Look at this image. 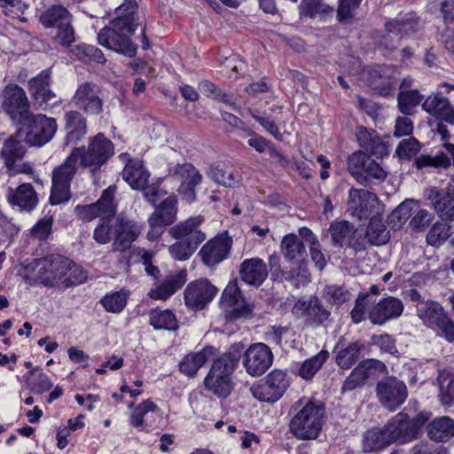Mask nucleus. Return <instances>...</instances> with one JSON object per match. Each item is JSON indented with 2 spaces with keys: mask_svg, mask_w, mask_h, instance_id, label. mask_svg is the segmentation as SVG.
<instances>
[{
  "mask_svg": "<svg viewBox=\"0 0 454 454\" xmlns=\"http://www.w3.org/2000/svg\"><path fill=\"white\" fill-rule=\"evenodd\" d=\"M217 291L207 279L192 281L184 291L185 306L192 310H202L213 301Z\"/></svg>",
  "mask_w": 454,
  "mask_h": 454,
  "instance_id": "f3484780",
  "label": "nucleus"
},
{
  "mask_svg": "<svg viewBox=\"0 0 454 454\" xmlns=\"http://www.w3.org/2000/svg\"><path fill=\"white\" fill-rule=\"evenodd\" d=\"M356 136L359 145L370 153L374 155L387 153L386 144L375 130L360 126L356 129Z\"/></svg>",
  "mask_w": 454,
  "mask_h": 454,
  "instance_id": "58836bf2",
  "label": "nucleus"
},
{
  "mask_svg": "<svg viewBox=\"0 0 454 454\" xmlns=\"http://www.w3.org/2000/svg\"><path fill=\"white\" fill-rule=\"evenodd\" d=\"M437 385L441 404L444 407H454V371L451 368L439 371Z\"/></svg>",
  "mask_w": 454,
  "mask_h": 454,
  "instance_id": "79ce46f5",
  "label": "nucleus"
},
{
  "mask_svg": "<svg viewBox=\"0 0 454 454\" xmlns=\"http://www.w3.org/2000/svg\"><path fill=\"white\" fill-rule=\"evenodd\" d=\"M385 369L382 362L376 359L363 360L351 372L350 375L344 381L341 391H351L364 385V381L374 375L376 372H381Z\"/></svg>",
  "mask_w": 454,
  "mask_h": 454,
  "instance_id": "cd10ccee",
  "label": "nucleus"
},
{
  "mask_svg": "<svg viewBox=\"0 0 454 454\" xmlns=\"http://www.w3.org/2000/svg\"><path fill=\"white\" fill-rule=\"evenodd\" d=\"M424 96L418 90H400L397 95L398 110L404 115H413L416 107L422 104Z\"/></svg>",
  "mask_w": 454,
  "mask_h": 454,
  "instance_id": "8fccbe9b",
  "label": "nucleus"
},
{
  "mask_svg": "<svg viewBox=\"0 0 454 454\" xmlns=\"http://www.w3.org/2000/svg\"><path fill=\"white\" fill-rule=\"evenodd\" d=\"M204 218L201 215L192 216L177 223L169 230L174 239H183L196 247L206 239L207 235L201 229Z\"/></svg>",
  "mask_w": 454,
  "mask_h": 454,
  "instance_id": "a878e982",
  "label": "nucleus"
},
{
  "mask_svg": "<svg viewBox=\"0 0 454 454\" xmlns=\"http://www.w3.org/2000/svg\"><path fill=\"white\" fill-rule=\"evenodd\" d=\"M2 107L17 124L25 122L31 114L26 92L17 84H9L3 90Z\"/></svg>",
  "mask_w": 454,
  "mask_h": 454,
  "instance_id": "f8f14e48",
  "label": "nucleus"
},
{
  "mask_svg": "<svg viewBox=\"0 0 454 454\" xmlns=\"http://www.w3.org/2000/svg\"><path fill=\"white\" fill-rule=\"evenodd\" d=\"M289 386L290 377L287 372L274 369L263 380L254 383L250 391L258 401L272 403L283 396Z\"/></svg>",
  "mask_w": 454,
  "mask_h": 454,
  "instance_id": "6e6552de",
  "label": "nucleus"
},
{
  "mask_svg": "<svg viewBox=\"0 0 454 454\" xmlns=\"http://www.w3.org/2000/svg\"><path fill=\"white\" fill-rule=\"evenodd\" d=\"M71 103L88 116H96L103 112L104 101L98 87L92 82H82L71 98Z\"/></svg>",
  "mask_w": 454,
  "mask_h": 454,
  "instance_id": "4468645a",
  "label": "nucleus"
},
{
  "mask_svg": "<svg viewBox=\"0 0 454 454\" xmlns=\"http://www.w3.org/2000/svg\"><path fill=\"white\" fill-rule=\"evenodd\" d=\"M1 157L7 167H12L16 160L21 159L25 154V147L20 141L11 137L5 140L1 150Z\"/></svg>",
  "mask_w": 454,
  "mask_h": 454,
  "instance_id": "6e6d98bb",
  "label": "nucleus"
},
{
  "mask_svg": "<svg viewBox=\"0 0 454 454\" xmlns=\"http://www.w3.org/2000/svg\"><path fill=\"white\" fill-rule=\"evenodd\" d=\"M348 170L357 183L368 186L381 183L387 176V171L368 153L357 151L348 159Z\"/></svg>",
  "mask_w": 454,
  "mask_h": 454,
  "instance_id": "423d86ee",
  "label": "nucleus"
},
{
  "mask_svg": "<svg viewBox=\"0 0 454 454\" xmlns=\"http://www.w3.org/2000/svg\"><path fill=\"white\" fill-rule=\"evenodd\" d=\"M354 225L348 221H336L331 223L329 232L335 247L347 246L351 235L354 234Z\"/></svg>",
  "mask_w": 454,
  "mask_h": 454,
  "instance_id": "864d4df0",
  "label": "nucleus"
},
{
  "mask_svg": "<svg viewBox=\"0 0 454 454\" xmlns=\"http://www.w3.org/2000/svg\"><path fill=\"white\" fill-rule=\"evenodd\" d=\"M51 75L49 70L42 71L36 77L28 82L29 91L32 97L40 105L54 106L61 102L56 94L50 89Z\"/></svg>",
  "mask_w": 454,
  "mask_h": 454,
  "instance_id": "c756f323",
  "label": "nucleus"
},
{
  "mask_svg": "<svg viewBox=\"0 0 454 454\" xmlns=\"http://www.w3.org/2000/svg\"><path fill=\"white\" fill-rule=\"evenodd\" d=\"M43 26L56 27L54 39L64 46H69L74 41V31L71 26V15L62 5H53L40 17Z\"/></svg>",
  "mask_w": 454,
  "mask_h": 454,
  "instance_id": "9d476101",
  "label": "nucleus"
},
{
  "mask_svg": "<svg viewBox=\"0 0 454 454\" xmlns=\"http://www.w3.org/2000/svg\"><path fill=\"white\" fill-rule=\"evenodd\" d=\"M239 276L245 283L259 286L268 277L267 265L261 258L246 259L240 263Z\"/></svg>",
  "mask_w": 454,
  "mask_h": 454,
  "instance_id": "473e14b6",
  "label": "nucleus"
},
{
  "mask_svg": "<svg viewBox=\"0 0 454 454\" xmlns=\"http://www.w3.org/2000/svg\"><path fill=\"white\" fill-rule=\"evenodd\" d=\"M71 265V260L59 254H51L40 259L36 263V280L45 286H53L67 275V267Z\"/></svg>",
  "mask_w": 454,
  "mask_h": 454,
  "instance_id": "ddd939ff",
  "label": "nucleus"
},
{
  "mask_svg": "<svg viewBox=\"0 0 454 454\" xmlns=\"http://www.w3.org/2000/svg\"><path fill=\"white\" fill-rule=\"evenodd\" d=\"M178 200L176 195H169L164 199L154 209L148 218L149 231L147 238L151 241L158 239L166 226L176 220Z\"/></svg>",
  "mask_w": 454,
  "mask_h": 454,
  "instance_id": "9b49d317",
  "label": "nucleus"
},
{
  "mask_svg": "<svg viewBox=\"0 0 454 454\" xmlns=\"http://www.w3.org/2000/svg\"><path fill=\"white\" fill-rule=\"evenodd\" d=\"M294 309L306 317L309 325H320L325 322L331 313L327 310L321 301L317 297H309V300H299Z\"/></svg>",
  "mask_w": 454,
  "mask_h": 454,
  "instance_id": "7c9ffc66",
  "label": "nucleus"
},
{
  "mask_svg": "<svg viewBox=\"0 0 454 454\" xmlns=\"http://www.w3.org/2000/svg\"><path fill=\"white\" fill-rule=\"evenodd\" d=\"M67 142L76 144L87 133V122L80 111L71 110L65 114Z\"/></svg>",
  "mask_w": 454,
  "mask_h": 454,
  "instance_id": "e433bc0d",
  "label": "nucleus"
},
{
  "mask_svg": "<svg viewBox=\"0 0 454 454\" xmlns=\"http://www.w3.org/2000/svg\"><path fill=\"white\" fill-rule=\"evenodd\" d=\"M421 107L423 111L437 120L454 125V106L442 95V92L432 93L424 98Z\"/></svg>",
  "mask_w": 454,
  "mask_h": 454,
  "instance_id": "393cba45",
  "label": "nucleus"
},
{
  "mask_svg": "<svg viewBox=\"0 0 454 454\" xmlns=\"http://www.w3.org/2000/svg\"><path fill=\"white\" fill-rule=\"evenodd\" d=\"M137 9V4L135 0H126L121 5L116 9V18L114 20H120L127 21L131 27L136 28L134 15Z\"/></svg>",
  "mask_w": 454,
  "mask_h": 454,
  "instance_id": "774afa93",
  "label": "nucleus"
},
{
  "mask_svg": "<svg viewBox=\"0 0 454 454\" xmlns=\"http://www.w3.org/2000/svg\"><path fill=\"white\" fill-rule=\"evenodd\" d=\"M177 241L169 246L168 252L173 258L178 261L188 260L198 247L183 239H176Z\"/></svg>",
  "mask_w": 454,
  "mask_h": 454,
  "instance_id": "0e129e2a",
  "label": "nucleus"
},
{
  "mask_svg": "<svg viewBox=\"0 0 454 454\" xmlns=\"http://www.w3.org/2000/svg\"><path fill=\"white\" fill-rule=\"evenodd\" d=\"M242 348L240 344H234L229 352L215 360L211 369L205 378L206 387L220 397H227L232 389L231 374L234 371Z\"/></svg>",
  "mask_w": 454,
  "mask_h": 454,
  "instance_id": "f03ea898",
  "label": "nucleus"
},
{
  "mask_svg": "<svg viewBox=\"0 0 454 454\" xmlns=\"http://www.w3.org/2000/svg\"><path fill=\"white\" fill-rule=\"evenodd\" d=\"M390 440L385 428H372L364 436V449L365 451H373L390 445Z\"/></svg>",
  "mask_w": 454,
  "mask_h": 454,
  "instance_id": "5fc2aeb1",
  "label": "nucleus"
},
{
  "mask_svg": "<svg viewBox=\"0 0 454 454\" xmlns=\"http://www.w3.org/2000/svg\"><path fill=\"white\" fill-rule=\"evenodd\" d=\"M378 202L377 196L365 189L351 188L348 192V211L359 220L368 218Z\"/></svg>",
  "mask_w": 454,
  "mask_h": 454,
  "instance_id": "4be33fe9",
  "label": "nucleus"
},
{
  "mask_svg": "<svg viewBox=\"0 0 454 454\" xmlns=\"http://www.w3.org/2000/svg\"><path fill=\"white\" fill-rule=\"evenodd\" d=\"M415 306L418 317L427 326L437 330L448 341L454 340V324L438 302L427 300Z\"/></svg>",
  "mask_w": 454,
  "mask_h": 454,
  "instance_id": "1a4fd4ad",
  "label": "nucleus"
},
{
  "mask_svg": "<svg viewBox=\"0 0 454 454\" xmlns=\"http://www.w3.org/2000/svg\"><path fill=\"white\" fill-rule=\"evenodd\" d=\"M28 121L26 142L31 145L42 146L48 143L57 131V121L54 118L43 114L32 115Z\"/></svg>",
  "mask_w": 454,
  "mask_h": 454,
  "instance_id": "a211bd4d",
  "label": "nucleus"
},
{
  "mask_svg": "<svg viewBox=\"0 0 454 454\" xmlns=\"http://www.w3.org/2000/svg\"><path fill=\"white\" fill-rule=\"evenodd\" d=\"M280 250L286 261L299 262L304 261L307 251L302 239L295 234L286 235L280 244Z\"/></svg>",
  "mask_w": 454,
  "mask_h": 454,
  "instance_id": "ea45409f",
  "label": "nucleus"
},
{
  "mask_svg": "<svg viewBox=\"0 0 454 454\" xmlns=\"http://www.w3.org/2000/svg\"><path fill=\"white\" fill-rule=\"evenodd\" d=\"M157 409V405L151 400H145L134 407L129 418V423L136 428L142 429L147 426L145 420V415L153 412Z\"/></svg>",
  "mask_w": 454,
  "mask_h": 454,
  "instance_id": "052dcab7",
  "label": "nucleus"
},
{
  "mask_svg": "<svg viewBox=\"0 0 454 454\" xmlns=\"http://www.w3.org/2000/svg\"><path fill=\"white\" fill-rule=\"evenodd\" d=\"M215 356V348L207 346L198 352L186 355L179 364L180 371L189 377H193L208 360Z\"/></svg>",
  "mask_w": 454,
  "mask_h": 454,
  "instance_id": "f704fd0d",
  "label": "nucleus"
},
{
  "mask_svg": "<svg viewBox=\"0 0 454 454\" xmlns=\"http://www.w3.org/2000/svg\"><path fill=\"white\" fill-rule=\"evenodd\" d=\"M128 295L129 292L125 290L106 294L101 300V304L108 312L120 313L126 307Z\"/></svg>",
  "mask_w": 454,
  "mask_h": 454,
  "instance_id": "680f3d73",
  "label": "nucleus"
},
{
  "mask_svg": "<svg viewBox=\"0 0 454 454\" xmlns=\"http://www.w3.org/2000/svg\"><path fill=\"white\" fill-rule=\"evenodd\" d=\"M8 200L21 209L30 211L38 202L37 194L30 184H22L16 189H9Z\"/></svg>",
  "mask_w": 454,
  "mask_h": 454,
  "instance_id": "4c0bfd02",
  "label": "nucleus"
},
{
  "mask_svg": "<svg viewBox=\"0 0 454 454\" xmlns=\"http://www.w3.org/2000/svg\"><path fill=\"white\" fill-rule=\"evenodd\" d=\"M376 391L380 403L390 411L399 408L408 395L404 382L395 377H386L379 381Z\"/></svg>",
  "mask_w": 454,
  "mask_h": 454,
  "instance_id": "2eb2a0df",
  "label": "nucleus"
},
{
  "mask_svg": "<svg viewBox=\"0 0 454 454\" xmlns=\"http://www.w3.org/2000/svg\"><path fill=\"white\" fill-rule=\"evenodd\" d=\"M118 217H105L100 219L93 232L94 240L101 245L114 241L116 236Z\"/></svg>",
  "mask_w": 454,
  "mask_h": 454,
  "instance_id": "3c124183",
  "label": "nucleus"
},
{
  "mask_svg": "<svg viewBox=\"0 0 454 454\" xmlns=\"http://www.w3.org/2000/svg\"><path fill=\"white\" fill-rule=\"evenodd\" d=\"M389 231L379 215L371 217L367 226L365 238L372 245L381 246L386 244L389 239Z\"/></svg>",
  "mask_w": 454,
  "mask_h": 454,
  "instance_id": "de8ad7c7",
  "label": "nucleus"
},
{
  "mask_svg": "<svg viewBox=\"0 0 454 454\" xmlns=\"http://www.w3.org/2000/svg\"><path fill=\"white\" fill-rule=\"evenodd\" d=\"M117 192L116 185H110L103 191L100 198L94 202L99 209L98 212L105 217H115L117 212V203L114 200Z\"/></svg>",
  "mask_w": 454,
  "mask_h": 454,
  "instance_id": "603ef678",
  "label": "nucleus"
},
{
  "mask_svg": "<svg viewBox=\"0 0 454 454\" xmlns=\"http://www.w3.org/2000/svg\"><path fill=\"white\" fill-rule=\"evenodd\" d=\"M411 200L401 203L389 215L390 223L401 227L412 215Z\"/></svg>",
  "mask_w": 454,
  "mask_h": 454,
  "instance_id": "69168bd1",
  "label": "nucleus"
},
{
  "mask_svg": "<svg viewBox=\"0 0 454 454\" xmlns=\"http://www.w3.org/2000/svg\"><path fill=\"white\" fill-rule=\"evenodd\" d=\"M169 176L180 183L178 187L180 193L187 195L192 200L195 198L194 188L200 184L202 176L191 163L175 166L170 169Z\"/></svg>",
  "mask_w": 454,
  "mask_h": 454,
  "instance_id": "b1692460",
  "label": "nucleus"
},
{
  "mask_svg": "<svg viewBox=\"0 0 454 454\" xmlns=\"http://www.w3.org/2000/svg\"><path fill=\"white\" fill-rule=\"evenodd\" d=\"M403 312V301L395 297L388 296L380 300L367 310L372 324L381 325L386 322L399 317Z\"/></svg>",
  "mask_w": 454,
  "mask_h": 454,
  "instance_id": "5701e85b",
  "label": "nucleus"
},
{
  "mask_svg": "<svg viewBox=\"0 0 454 454\" xmlns=\"http://www.w3.org/2000/svg\"><path fill=\"white\" fill-rule=\"evenodd\" d=\"M116 236L113 242L114 251L123 252L129 249L141 232V227L135 221L118 216Z\"/></svg>",
  "mask_w": 454,
  "mask_h": 454,
  "instance_id": "c85d7f7f",
  "label": "nucleus"
},
{
  "mask_svg": "<svg viewBox=\"0 0 454 454\" xmlns=\"http://www.w3.org/2000/svg\"><path fill=\"white\" fill-rule=\"evenodd\" d=\"M297 266L289 270L284 271L285 279L292 283L295 287L305 286L310 280V274L304 261L295 262Z\"/></svg>",
  "mask_w": 454,
  "mask_h": 454,
  "instance_id": "e2e57ef3",
  "label": "nucleus"
},
{
  "mask_svg": "<svg viewBox=\"0 0 454 454\" xmlns=\"http://www.w3.org/2000/svg\"><path fill=\"white\" fill-rule=\"evenodd\" d=\"M385 369L382 362L376 359L363 360L351 372L350 375L344 381L341 391H351L364 385V381L374 375L376 372H381Z\"/></svg>",
  "mask_w": 454,
  "mask_h": 454,
  "instance_id": "bb28decb",
  "label": "nucleus"
},
{
  "mask_svg": "<svg viewBox=\"0 0 454 454\" xmlns=\"http://www.w3.org/2000/svg\"><path fill=\"white\" fill-rule=\"evenodd\" d=\"M444 151L438 152L434 156L422 154L416 158L415 166L418 169L424 168H448L452 164L454 166V144L445 143ZM454 177V175H453Z\"/></svg>",
  "mask_w": 454,
  "mask_h": 454,
  "instance_id": "72a5a7b5",
  "label": "nucleus"
},
{
  "mask_svg": "<svg viewBox=\"0 0 454 454\" xmlns=\"http://www.w3.org/2000/svg\"><path fill=\"white\" fill-rule=\"evenodd\" d=\"M427 435L434 442H446L454 435V420L449 417L434 419L427 426Z\"/></svg>",
  "mask_w": 454,
  "mask_h": 454,
  "instance_id": "a18cd8bd",
  "label": "nucleus"
},
{
  "mask_svg": "<svg viewBox=\"0 0 454 454\" xmlns=\"http://www.w3.org/2000/svg\"><path fill=\"white\" fill-rule=\"evenodd\" d=\"M429 418L430 414L426 411L419 413L412 419L404 412L395 415L384 426L391 444L394 442L403 444L416 439L419 430Z\"/></svg>",
  "mask_w": 454,
  "mask_h": 454,
  "instance_id": "20e7f679",
  "label": "nucleus"
},
{
  "mask_svg": "<svg viewBox=\"0 0 454 454\" xmlns=\"http://www.w3.org/2000/svg\"><path fill=\"white\" fill-rule=\"evenodd\" d=\"M79 150L77 158L79 165L87 168L94 176L114 155V145L104 134H97L89 143L88 147H75Z\"/></svg>",
  "mask_w": 454,
  "mask_h": 454,
  "instance_id": "39448f33",
  "label": "nucleus"
},
{
  "mask_svg": "<svg viewBox=\"0 0 454 454\" xmlns=\"http://www.w3.org/2000/svg\"><path fill=\"white\" fill-rule=\"evenodd\" d=\"M385 27L389 33L408 35L417 30L419 20L414 14L410 13L404 19L387 22Z\"/></svg>",
  "mask_w": 454,
  "mask_h": 454,
  "instance_id": "4d7b16f0",
  "label": "nucleus"
},
{
  "mask_svg": "<svg viewBox=\"0 0 454 454\" xmlns=\"http://www.w3.org/2000/svg\"><path fill=\"white\" fill-rule=\"evenodd\" d=\"M396 70L388 66H380L369 71V84L381 96L392 93L396 83Z\"/></svg>",
  "mask_w": 454,
  "mask_h": 454,
  "instance_id": "2f4dec72",
  "label": "nucleus"
},
{
  "mask_svg": "<svg viewBox=\"0 0 454 454\" xmlns=\"http://www.w3.org/2000/svg\"><path fill=\"white\" fill-rule=\"evenodd\" d=\"M221 302L228 309L231 319L248 318L253 313L254 306L244 299L237 279L230 281L224 288Z\"/></svg>",
  "mask_w": 454,
  "mask_h": 454,
  "instance_id": "6ab92c4d",
  "label": "nucleus"
},
{
  "mask_svg": "<svg viewBox=\"0 0 454 454\" xmlns=\"http://www.w3.org/2000/svg\"><path fill=\"white\" fill-rule=\"evenodd\" d=\"M451 236V227L447 223L436 222L427 234V242L433 247L442 246Z\"/></svg>",
  "mask_w": 454,
  "mask_h": 454,
  "instance_id": "bf43d9fd",
  "label": "nucleus"
},
{
  "mask_svg": "<svg viewBox=\"0 0 454 454\" xmlns=\"http://www.w3.org/2000/svg\"><path fill=\"white\" fill-rule=\"evenodd\" d=\"M273 353L269 346L262 342L250 345L243 356V366L252 377L262 376L272 365Z\"/></svg>",
  "mask_w": 454,
  "mask_h": 454,
  "instance_id": "dca6fc26",
  "label": "nucleus"
},
{
  "mask_svg": "<svg viewBox=\"0 0 454 454\" xmlns=\"http://www.w3.org/2000/svg\"><path fill=\"white\" fill-rule=\"evenodd\" d=\"M150 325L154 329L176 330L177 321L174 313L168 309H155L150 314Z\"/></svg>",
  "mask_w": 454,
  "mask_h": 454,
  "instance_id": "13d9d810",
  "label": "nucleus"
},
{
  "mask_svg": "<svg viewBox=\"0 0 454 454\" xmlns=\"http://www.w3.org/2000/svg\"><path fill=\"white\" fill-rule=\"evenodd\" d=\"M372 294H380L378 286L372 285L369 292L359 293L357 295L355 306L350 312L353 323L359 324L366 319L367 310L375 304V300L372 299Z\"/></svg>",
  "mask_w": 454,
  "mask_h": 454,
  "instance_id": "37998d69",
  "label": "nucleus"
},
{
  "mask_svg": "<svg viewBox=\"0 0 454 454\" xmlns=\"http://www.w3.org/2000/svg\"><path fill=\"white\" fill-rule=\"evenodd\" d=\"M425 198L430 202L438 216L445 221H454V177L446 190L430 187L424 192Z\"/></svg>",
  "mask_w": 454,
  "mask_h": 454,
  "instance_id": "aec40b11",
  "label": "nucleus"
},
{
  "mask_svg": "<svg viewBox=\"0 0 454 454\" xmlns=\"http://www.w3.org/2000/svg\"><path fill=\"white\" fill-rule=\"evenodd\" d=\"M78 149H73L64 163L55 168L52 172V187L50 202L58 205L70 199V183L74 178L79 163Z\"/></svg>",
  "mask_w": 454,
  "mask_h": 454,
  "instance_id": "0eeeda50",
  "label": "nucleus"
},
{
  "mask_svg": "<svg viewBox=\"0 0 454 454\" xmlns=\"http://www.w3.org/2000/svg\"><path fill=\"white\" fill-rule=\"evenodd\" d=\"M210 177L216 183L227 187H233L240 181L239 173L225 164H214L210 167Z\"/></svg>",
  "mask_w": 454,
  "mask_h": 454,
  "instance_id": "49530a36",
  "label": "nucleus"
},
{
  "mask_svg": "<svg viewBox=\"0 0 454 454\" xmlns=\"http://www.w3.org/2000/svg\"><path fill=\"white\" fill-rule=\"evenodd\" d=\"M150 173L142 161L130 160L123 168L122 177L132 189L139 190L148 183Z\"/></svg>",
  "mask_w": 454,
  "mask_h": 454,
  "instance_id": "a19ab883",
  "label": "nucleus"
},
{
  "mask_svg": "<svg viewBox=\"0 0 454 454\" xmlns=\"http://www.w3.org/2000/svg\"><path fill=\"white\" fill-rule=\"evenodd\" d=\"M231 246L232 239L222 233L209 239L200 249V255L206 265L213 267L227 259Z\"/></svg>",
  "mask_w": 454,
  "mask_h": 454,
  "instance_id": "412c9836",
  "label": "nucleus"
},
{
  "mask_svg": "<svg viewBox=\"0 0 454 454\" xmlns=\"http://www.w3.org/2000/svg\"><path fill=\"white\" fill-rule=\"evenodd\" d=\"M420 150L419 142L414 137L403 139L395 149V153L400 159H410Z\"/></svg>",
  "mask_w": 454,
  "mask_h": 454,
  "instance_id": "338daca9",
  "label": "nucleus"
},
{
  "mask_svg": "<svg viewBox=\"0 0 454 454\" xmlns=\"http://www.w3.org/2000/svg\"><path fill=\"white\" fill-rule=\"evenodd\" d=\"M329 358V352L322 349L316 356L303 361L297 371V374L305 380H311Z\"/></svg>",
  "mask_w": 454,
  "mask_h": 454,
  "instance_id": "09e8293b",
  "label": "nucleus"
},
{
  "mask_svg": "<svg viewBox=\"0 0 454 454\" xmlns=\"http://www.w3.org/2000/svg\"><path fill=\"white\" fill-rule=\"evenodd\" d=\"M290 424V432L300 440L316 439L324 424L325 406L320 403L299 400Z\"/></svg>",
  "mask_w": 454,
  "mask_h": 454,
  "instance_id": "f257e3e1",
  "label": "nucleus"
},
{
  "mask_svg": "<svg viewBox=\"0 0 454 454\" xmlns=\"http://www.w3.org/2000/svg\"><path fill=\"white\" fill-rule=\"evenodd\" d=\"M135 30L127 21L113 20L99 31L98 40L102 46L131 58L137 53V46L130 40Z\"/></svg>",
  "mask_w": 454,
  "mask_h": 454,
  "instance_id": "7ed1b4c3",
  "label": "nucleus"
},
{
  "mask_svg": "<svg viewBox=\"0 0 454 454\" xmlns=\"http://www.w3.org/2000/svg\"><path fill=\"white\" fill-rule=\"evenodd\" d=\"M362 345L358 342H351L344 346L340 342L336 345L337 353L335 362L341 369L351 368L360 358Z\"/></svg>",
  "mask_w": 454,
  "mask_h": 454,
  "instance_id": "c03bdc74",
  "label": "nucleus"
},
{
  "mask_svg": "<svg viewBox=\"0 0 454 454\" xmlns=\"http://www.w3.org/2000/svg\"><path fill=\"white\" fill-rule=\"evenodd\" d=\"M187 279L186 270H181L177 272L168 275L162 284L149 293L151 298L166 300L180 289Z\"/></svg>",
  "mask_w": 454,
  "mask_h": 454,
  "instance_id": "c9c22d12",
  "label": "nucleus"
}]
</instances>
